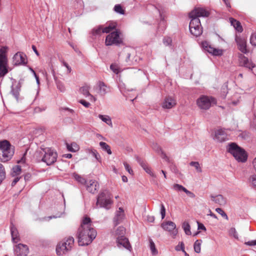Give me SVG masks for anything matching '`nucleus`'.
<instances>
[{
    "mask_svg": "<svg viewBox=\"0 0 256 256\" xmlns=\"http://www.w3.org/2000/svg\"><path fill=\"white\" fill-rule=\"evenodd\" d=\"M6 172L4 166L0 163V180L2 182L6 178Z\"/></svg>",
    "mask_w": 256,
    "mask_h": 256,
    "instance_id": "58836bf2",
    "label": "nucleus"
},
{
    "mask_svg": "<svg viewBox=\"0 0 256 256\" xmlns=\"http://www.w3.org/2000/svg\"><path fill=\"white\" fill-rule=\"evenodd\" d=\"M170 168L171 170L175 174H178V170L175 164H172L170 166Z\"/></svg>",
    "mask_w": 256,
    "mask_h": 256,
    "instance_id": "69168bd1",
    "label": "nucleus"
},
{
    "mask_svg": "<svg viewBox=\"0 0 256 256\" xmlns=\"http://www.w3.org/2000/svg\"><path fill=\"white\" fill-rule=\"evenodd\" d=\"M184 249V244L183 242H179L178 244L175 247L176 250L178 252L183 250Z\"/></svg>",
    "mask_w": 256,
    "mask_h": 256,
    "instance_id": "6e6d98bb",
    "label": "nucleus"
},
{
    "mask_svg": "<svg viewBox=\"0 0 256 256\" xmlns=\"http://www.w3.org/2000/svg\"><path fill=\"white\" fill-rule=\"evenodd\" d=\"M20 86L19 84H17L16 86H12L11 87V94L14 96L17 100H18L20 95Z\"/></svg>",
    "mask_w": 256,
    "mask_h": 256,
    "instance_id": "bb28decb",
    "label": "nucleus"
},
{
    "mask_svg": "<svg viewBox=\"0 0 256 256\" xmlns=\"http://www.w3.org/2000/svg\"><path fill=\"white\" fill-rule=\"evenodd\" d=\"M182 227L186 235H191L190 227L189 224L187 222H184L182 224Z\"/></svg>",
    "mask_w": 256,
    "mask_h": 256,
    "instance_id": "c9c22d12",
    "label": "nucleus"
},
{
    "mask_svg": "<svg viewBox=\"0 0 256 256\" xmlns=\"http://www.w3.org/2000/svg\"><path fill=\"white\" fill-rule=\"evenodd\" d=\"M124 165L126 170L128 172V173L132 174H133V170L130 167V165L126 162H124Z\"/></svg>",
    "mask_w": 256,
    "mask_h": 256,
    "instance_id": "680f3d73",
    "label": "nucleus"
},
{
    "mask_svg": "<svg viewBox=\"0 0 256 256\" xmlns=\"http://www.w3.org/2000/svg\"><path fill=\"white\" fill-rule=\"evenodd\" d=\"M21 166L18 165H16L12 168V176H16L20 174Z\"/></svg>",
    "mask_w": 256,
    "mask_h": 256,
    "instance_id": "4c0bfd02",
    "label": "nucleus"
},
{
    "mask_svg": "<svg viewBox=\"0 0 256 256\" xmlns=\"http://www.w3.org/2000/svg\"><path fill=\"white\" fill-rule=\"evenodd\" d=\"M10 230L12 242L17 243L20 240L19 234L16 228L12 222L10 225Z\"/></svg>",
    "mask_w": 256,
    "mask_h": 256,
    "instance_id": "aec40b11",
    "label": "nucleus"
},
{
    "mask_svg": "<svg viewBox=\"0 0 256 256\" xmlns=\"http://www.w3.org/2000/svg\"><path fill=\"white\" fill-rule=\"evenodd\" d=\"M230 21L232 25L234 26V28L238 32H242V31L243 30V29H242V26H241L240 22L236 20H235L233 18H230Z\"/></svg>",
    "mask_w": 256,
    "mask_h": 256,
    "instance_id": "cd10ccee",
    "label": "nucleus"
},
{
    "mask_svg": "<svg viewBox=\"0 0 256 256\" xmlns=\"http://www.w3.org/2000/svg\"><path fill=\"white\" fill-rule=\"evenodd\" d=\"M7 65L6 56H0V67Z\"/></svg>",
    "mask_w": 256,
    "mask_h": 256,
    "instance_id": "603ef678",
    "label": "nucleus"
},
{
    "mask_svg": "<svg viewBox=\"0 0 256 256\" xmlns=\"http://www.w3.org/2000/svg\"><path fill=\"white\" fill-rule=\"evenodd\" d=\"M190 165L192 166H194L197 172H202V168H200L198 162H191L190 163Z\"/></svg>",
    "mask_w": 256,
    "mask_h": 256,
    "instance_id": "a18cd8bd",
    "label": "nucleus"
},
{
    "mask_svg": "<svg viewBox=\"0 0 256 256\" xmlns=\"http://www.w3.org/2000/svg\"><path fill=\"white\" fill-rule=\"evenodd\" d=\"M190 33L196 36H200L202 34V30L201 26H189Z\"/></svg>",
    "mask_w": 256,
    "mask_h": 256,
    "instance_id": "a878e982",
    "label": "nucleus"
},
{
    "mask_svg": "<svg viewBox=\"0 0 256 256\" xmlns=\"http://www.w3.org/2000/svg\"><path fill=\"white\" fill-rule=\"evenodd\" d=\"M26 56L24 53L17 52L12 58L13 64L15 66L24 65L26 64Z\"/></svg>",
    "mask_w": 256,
    "mask_h": 256,
    "instance_id": "ddd939ff",
    "label": "nucleus"
},
{
    "mask_svg": "<svg viewBox=\"0 0 256 256\" xmlns=\"http://www.w3.org/2000/svg\"><path fill=\"white\" fill-rule=\"evenodd\" d=\"M150 248L152 251V255H156L158 254V252L156 248L155 244L152 239L149 240Z\"/></svg>",
    "mask_w": 256,
    "mask_h": 256,
    "instance_id": "ea45409f",
    "label": "nucleus"
},
{
    "mask_svg": "<svg viewBox=\"0 0 256 256\" xmlns=\"http://www.w3.org/2000/svg\"><path fill=\"white\" fill-rule=\"evenodd\" d=\"M90 86L88 84H85L80 88V92L86 97H88L90 95Z\"/></svg>",
    "mask_w": 256,
    "mask_h": 256,
    "instance_id": "2f4dec72",
    "label": "nucleus"
},
{
    "mask_svg": "<svg viewBox=\"0 0 256 256\" xmlns=\"http://www.w3.org/2000/svg\"><path fill=\"white\" fill-rule=\"evenodd\" d=\"M173 188L176 191H183L184 192L185 191V189H186L184 186L179 184H174L173 186Z\"/></svg>",
    "mask_w": 256,
    "mask_h": 256,
    "instance_id": "8fccbe9b",
    "label": "nucleus"
},
{
    "mask_svg": "<svg viewBox=\"0 0 256 256\" xmlns=\"http://www.w3.org/2000/svg\"><path fill=\"white\" fill-rule=\"evenodd\" d=\"M184 192L190 198H194L196 196L195 194L191 192L190 191H189L186 188L185 189V191H184Z\"/></svg>",
    "mask_w": 256,
    "mask_h": 256,
    "instance_id": "338daca9",
    "label": "nucleus"
},
{
    "mask_svg": "<svg viewBox=\"0 0 256 256\" xmlns=\"http://www.w3.org/2000/svg\"><path fill=\"white\" fill-rule=\"evenodd\" d=\"M160 214L162 215V218L164 219L166 216V209L163 204H160Z\"/></svg>",
    "mask_w": 256,
    "mask_h": 256,
    "instance_id": "052dcab7",
    "label": "nucleus"
},
{
    "mask_svg": "<svg viewBox=\"0 0 256 256\" xmlns=\"http://www.w3.org/2000/svg\"><path fill=\"white\" fill-rule=\"evenodd\" d=\"M100 146L101 147V148L103 150L106 151L108 154H112V151L110 150V146L108 145L105 142H100Z\"/></svg>",
    "mask_w": 256,
    "mask_h": 256,
    "instance_id": "72a5a7b5",
    "label": "nucleus"
},
{
    "mask_svg": "<svg viewBox=\"0 0 256 256\" xmlns=\"http://www.w3.org/2000/svg\"><path fill=\"white\" fill-rule=\"evenodd\" d=\"M110 69L115 74H118L120 72V70L116 64H112L110 66Z\"/></svg>",
    "mask_w": 256,
    "mask_h": 256,
    "instance_id": "bf43d9fd",
    "label": "nucleus"
},
{
    "mask_svg": "<svg viewBox=\"0 0 256 256\" xmlns=\"http://www.w3.org/2000/svg\"><path fill=\"white\" fill-rule=\"evenodd\" d=\"M125 217L124 210L122 208H119L118 210L116 212L113 219V222L114 226H116L122 222Z\"/></svg>",
    "mask_w": 256,
    "mask_h": 256,
    "instance_id": "dca6fc26",
    "label": "nucleus"
},
{
    "mask_svg": "<svg viewBox=\"0 0 256 256\" xmlns=\"http://www.w3.org/2000/svg\"><path fill=\"white\" fill-rule=\"evenodd\" d=\"M227 134L224 130L220 128L215 132V135L214 139L218 142H223L226 141L227 138Z\"/></svg>",
    "mask_w": 256,
    "mask_h": 256,
    "instance_id": "f3484780",
    "label": "nucleus"
},
{
    "mask_svg": "<svg viewBox=\"0 0 256 256\" xmlns=\"http://www.w3.org/2000/svg\"><path fill=\"white\" fill-rule=\"evenodd\" d=\"M159 13H160V22L159 24V26H162V30H163L166 28V22L164 20V16L162 14L160 11H159Z\"/></svg>",
    "mask_w": 256,
    "mask_h": 256,
    "instance_id": "a19ab883",
    "label": "nucleus"
},
{
    "mask_svg": "<svg viewBox=\"0 0 256 256\" xmlns=\"http://www.w3.org/2000/svg\"><path fill=\"white\" fill-rule=\"evenodd\" d=\"M114 10L120 14H124L125 10L122 8V6L120 4H116L114 8Z\"/></svg>",
    "mask_w": 256,
    "mask_h": 256,
    "instance_id": "f704fd0d",
    "label": "nucleus"
},
{
    "mask_svg": "<svg viewBox=\"0 0 256 256\" xmlns=\"http://www.w3.org/2000/svg\"><path fill=\"white\" fill-rule=\"evenodd\" d=\"M189 17L191 19L190 22L189 26H201L200 22L198 18L192 16L189 14Z\"/></svg>",
    "mask_w": 256,
    "mask_h": 256,
    "instance_id": "c756f323",
    "label": "nucleus"
},
{
    "mask_svg": "<svg viewBox=\"0 0 256 256\" xmlns=\"http://www.w3.org/2000/svg\"><path fill=\"white\" fill-rule=\"evenodd\" d=\"M201 46L202 49L214 56H222L223 50L212 47L206 41L202 42Z\"/></svg>",
    "mask_w": 256,
    "mask_h": 256,
    "instance_id": "1a4fd4ad",
    "label": "nucleus"
},
{
    "mask_svg": "<svg viewBox=\"0 0 256 256\" xmlns=\"http://www.w3.org/2000/svg\"><path fill=\"white\" fill-rule=\"evenodd\" d=\"M250 42L252 46H256V32L252 34L250 38Z\"/></svg>",
    "mask_w": 256,
    "mask_h": 256,
    "instance_id": "5fc2aeb1",
    "label": "nucleus"
},
{
    "mask_svg": "<svg viewBox=\"0 0 256 256\" xmlns=\"http://www.w3.org/2000/svg\"><path fill=\"white\" fill-rule=\"evenodd\" d=\"M28 246L24 244H19L16 246L14 252L16 256H26L28 253Z\"/></svg>",
    "mask_w": 256,
    "mask_h": 256,
    "instance_id": "2eb2a0df",
    "label": "nucleus"
},
{
    "mask_svg": "<svg viewBox=\"0 0 256 256\" xmlns=\"http://www.w3.org/2000/svg\"><path fill=\"white\" fill-rule=\"evenodd\" d=\"M236 42L237 44L238 50L244 54L248 52L246 49V42L244 38H242L240 37L236 36Z\"/></svg>",
    "mask_w": 256,
    "mask_h": 256,
    "instance_id": "a211bd4d",
    "label": "nucleus"
},
{
    "mask_svg": "<svg viewBox=\"0 0 256 256\" xmlns=\"http://www.w3.org/2000/svg\"><path fill=\"white\" fill-rule=\"evenodd\" d=\"M98 117L104 122L106 123L107 124L111 127H112V122L111 118L110 116L107 115L99 114Z\"/></svg>",
    "mask_w": 256,
    "mask_h": 256,
    "instance_id": "7c9ffc66",
    "label": "nucleus"
},
{
    "mask_svg": "<svg viewBox=\"0 0 256 256\" xmlns=\"http://www.w3.org/2000/svg\"><path fill=\"white\" fill-rule=\"evenodd\" d=\"M135 158L137 162L143 168V169L148 166V164L146 162L138 156H136Z\"/></svg>",
    "mask_w": 256,
    "mask_h": 256,
    "instance_id": "37998d69",
    "label": "nucleus"
},
{
    "mask_svg": "<svg viewBox=\"0 0 256 256\" xmlns=\"http://www.w3.org/2000/svg\"><path fill=\"white\" fill-rule=\"evenodd\" d=\"M96 235L97 232L92 226L90 218L88 217L84 218L76 233L78 245L88 246L92 242Z\"/></svg>",
    "mask_w": 256,
    "mask_h": 256,
    "instance_id": "f257e3e1",
    "label": "nucleus"
},
{
    "mask_svg": "<svg viewBox=\"0 0 256 256\" xmlns=\"http://www.w3.org/2000/svg\"><path fill=\"white\" fill-rule=\"evenodd\" d=\"M74 244L73 237H69L66 242H60L56 247V253L58 256L68 254L72 250Z\"/></svg>",
    "mask_w": 256,
    "mask_h": 256,
    "instance_id": "20e7f679",
    "label": "nucleus"
},
{
    "mask_svg": "<svg viewBox=\"0 0 256 256\" xmlns=\"http://www.w3.org/2000/svg\"><path fill=\"white\" fill-rule=\"evenodd\" d=\"M14 152V148L8 140L0 142V162H4L10 160Z\"/></svg>",
    "mask_w": 256,
    "mask_h": 256,
    "instance_id": "f03ea898",
    "label": "nucleus"
},
{
    "mask_svg": "<svg viewBox=\"0 0 256 256\" xmlns=\"http://www.w3.org/2000/svg\"><path fill=\"white\" fill-rule=\"evenodd\" d=\"M126 230L124 227L119 226L118 228L116 231V234L118 236H124L125 234Z\"/></svg>",
    "mask_w": 256,
    "mask_h": 256,
    "instance_id": "c03bdc74",
    "label": "nucleus"
},
{
    "mask_svg": "<svg viewBox=\"0 0 256 256\" xmlns=\"http://www.w3.org/2000/svg\"><path fill=\"white\" fill-rule=\"evenodd\" d=\"M216 211L220 214L222 217L228 220V217L226 212L221 208H216Z\"/></svg>",
    "mask_w": 256,
    "mask_h": 256,
    "instance_id": "864d4df0",
    "label": "nucleus"
},
{
    "mask_svg": "<svg viewBox=\"0 0 256 256\" xmlns=\"http://www.w3.org/2000/svg\"><path fill=\"white\" fill-rule=\"evenodd\" d=\"M117 246L120 248L123 247L129 250L132 249V246L128 241V240L124 236H118L116 240Z\"/></svg>",
    "mask_w": 256,
    "mask_h": 256,
    "instance_id": "4468645a",
    "label": "nucleus"
},
{
    "mask_svg": "<svg viewBox=\"0 0 256 256\" xmlns=\"http://www.w3.org/2000/svg\"><path fill=\"white\" fill-rule=\"evenodd\" d=\"M196 104L200 109L207 110L212 105L216 104V100L212 96H202L197 100Z\"/></svg>",
    "mask_w": 256,
    "mask_h": 256,
    "instance_id": "423d86ee",
    "label": "nucleus"
},
{
    "mask_svg": "<svg viewBox=\"0 0 256 256\" xmlns=\"http://www.w3.org/2000/svg\"><path fill=\"white\" fill-rule=\"evenodd\" d=\"M43 151L44 154L42 158V162L46 163L48 166H50L56 161L58 154L54 150L46 148L44 149Z\"/></svg>",
    "mask_w": 256,
    "mask_h": 256,
    "instance_id": "0eeeda50",
    "label": "nucleus"
},
{
    "mask_svg": "<svg viewBox=\"0 0 256 256\" xmlns=\"http://www.w3.org/2000/svg\"><path fill=\"white\" fill-rule=\"evenodd\" d=\"M250 182L252 186L256 189V175H252L250 178Z\"/></svg>",
    "mask_w": 256,
    "mask_h": 256,
    "instance_id": "13d9d810",
    "label": "nucleus"
},
{
    "mask_svg": "<svg viewBox=\"0 0 256 256\" xmlns=\"http://www.w3.org/2000/svg\"><path fill=\"white\" fill-rule=\"evenodd\" d=\"M52 74L55 80L57 88L61 92H64L65 91V87L64 84L60 80H58L54 74V72L52 70Z\"/></svg>",
    "mask_w": 256,
    "mask_h": 256,
    "instance_id": "c85d7f7f",
    "label": "nucleus"
},
{
    "mask_svg": "<svg viewBox=\"0 0 256 256\" xmlns=\"http://www.w3.org/2000/svg\"><path fill=\"white\" fill-rule=\"evenodd\" d=\"M112 203L110 195L106 190L102 191L98 196L96 206L99 205L100 208L109 210Z\"/></svg>",
    "mask_w": 256,
    "mask_h": 256,
    "instance_id": "39448f33",
    "label": "nucleus"
},
{
    "mask_svg": "<svg viewBox=\"0 0 256 256\" xmlns=\"http://www.w3.org/2000/svg\"><path fill=\"white\" fill-rule=\"evenodd\" d=\"M94 90L102 96H104L109 92V88L102 81H98L94 87Z\"/></svg>",
    "mask_w": 256,
    "mask_h": 256,
    "instance_id": "f8f14e48",
    "label": "nucleus"
},
{
    "mask_svg": "<svg viewBox=\"0 0 256 256\" xmlns=\"http://www.w3.org/2000/svg\"><path fill=\"white\" fill-rule=\"evenodd\" d=\"M240 64L242 66L252 70V68L255 66V64L252 62H250L248 58L244 56L242 58Z\"/></svg>",
    "mask_w": 256,
    "mask_h": 256,
    "instance_id": "393cba45",
    "label": "nucleus"
},
{
    "mask_svg": "<svg viewBox=\"0 0 256 256\" xmlns=\"http://www.w3.org/2000/svg\"><path fill=\"white\" fill-rule=\"evenodd\" d=\"M211 200L220 206H224L226 204V198L222 194H218L216 196L211 194Z\"/></svg>",
    "mask_w": 256,
    "mask_h": 256,
    "instance_id": "412c9836",
    "label": "nucleus"
},
{
    "mask_svg": "<svg viewBox=\"0 0 256 256\" xmlns=\"http://www.w3.org/2000/svg\"><path fill=\"white\" fill-rule=\"evenodd\" d=\"M120 32L116 30L109 34L106 38L105 44L106 46H119L122 43V40L120 36Z\"/></svg>",
    "mask_w": 256,
    "mask_h": 256,
    "instance_id": "6e6552de",
    "label": "nucleus"
},
{
    "mask_svg": "<svg viewBox=\"0 0 256 256\" xmlns=\"http://www.w3.org/2000/svg\"><path fill=\"white\" fill-rule=\"evenodd\" d=\"M117 26V23L115 22H110L106 24V26H102L104 33H110L111 31L115 30Z\"/></svg>",
    "mask_w": 256,
    "mask_h": 256,
    "instance_id": "b1692460",
    "label": "nucleus"
},
{
    "mask_svg": "<svg viewBox=\"0 0 256 256\" xmlns=\"http://www.w3.org/2000/svg\"><path fill=\"white\" fill-rule=\"evenodd\" d=\"M74 178L78 182L82 184H86V180L78 174H76Z\"/></svg>",
    "mask_w": 256,
    "mask_h": 256,
    "instance_id": "49530a36",
    "label": "nucleus"
},
{
    "mask_svg": "<svg viewBox=\"0 0 256 256\" xmlns=\"http://www.w3.org/2000/svg\"><path fill=\"white\" fill-rule=\"evenodd\" d=\"M99 184L95 180H90L89 183L86 185V190L92 194H94L98 190Z\"/></svg>",
    "mask_w": 256,
    "mask_h": 256,
    "instance_id": "4be33fe9",
    "label": "nucleus"
},
{
    "mask_svg": "<svg viewBox=\"0 0 256 256\" xmlns=\"http://www.w3.org/2000/svg\"><path fill=\"white\" fill-rule=\"evenodd\" d=\"M161 226L164 230L170 232L173 237L175 236L178 234L176 225L172 221L163 222L161 224Z\"/></svg>",
    "mask_w": 256,
    "mask_h": 256,
    "instance_id": "9b49d317",
    "label": "nucleus"
},
{
    "mask_svg": "<svg viewBox=\"0 0 256 256\" xmlns=\"http://www.w3.org/2000/svg\"><path fill=\"white\" fill-rule=\"evenodd\" d=\"M8 72L6 66L0 67V77L4 76Z\"/></svg>",
    "mask_w": 256,
    "mask_h": 256,
    "instance_id": "09e8293b",
    "label": "nucleus"
},
{
    "mask_svg": "<svg viewBox=\"0 0 256 256\" xmlns=\"http://www.w3.org/2000/svg\"><path fill=\"white\" fill-rule=\"evenodd\" d=\"M79 102L82 105H83L86 108H88L90 104V102H86V100H81L79 101Z\"/></svg>",
    "mask_w": 256,
    "mask_h": 256,
    "instance_id": "e2e57ef3",
    "label": "nucleus"
},
{
    "mask_svg": "<svg viewBox=\"0 0 256 256\" xmlns=\"http://www.w3.org/2000/svg\"><path fill=\"white\" fill-rule=\"evenodd\" d=\"M228 152L238 162H244L247 160L248 155L246 151L236 143L232 142L229 144Z\"/></svg>",
    "mask_w": 256,
    "mask_h": 256,
    "instance_id": "7ed1b4c3",
    "label": "nucleus"
},
{
    "mask_svg": "<svg viewBox=\"0 0 256 256\" xmlns=\"http://www.w3.org/2000/svg\"><path fill=\"white\" fill-rule=\"evenodd\" d=\"M66 147L68 150L72 152H75L78 149V146L75 142H74L71 144H66Z\"/></svg>",
    "mask_w": 256,
    "mask_h": 256,
    "instance_id": "e433bc0d",
    "label": "nucleus"
},
{
    "mask_svg": "<svg viewBox=\"0 0 256 256\" xmlns=\"http://www.w3.org/2000/svg\"><path fill=\"white\" fill-rule=\"evenodd\" d=\"M7 48L6 46H4L0 48V56H6V53Z\"/></svg>",
    "mask_w": 256,
    "mask_h": 256,
    "instance_id": "0e129e2a",
    "label": "nucleus"
},
{
    "mask_svg": "<svg viewBox=\"0 0 256 256\" xmlns=\"http://www.w3.org/2000/svg\"><path fill=\"white\" fill-rule=\"evenodd\" d=\"M202 240H197L194 244V252L196 253H200L201 250Z\"/></svg>",
    "mask_w": 256,
    "mask_h": 256,
    "instance_id": "473e14b6",
    "label": "nucleus"
},
{
    "mask_svg": "<svg viewBox=\"0 0 256 256\" xmlns=\"http://www.w3.org/2000/svg\"><path fill=\"white\" fill-rule=\"evenodd\" d=\"M197 223H198V230H203L204 231L206 230V228L205 226L202 224L198 222H197Z\"/></svg>",
    "mask_w": 256,
    "mask_h": 256,
    "instance_id": "774afa93",
    "label": "nucleus"
},
{
    "mask_svg": "<svg viewBox=\"0 0 256 256\" xmlns=\"http://www.w3.org/2000/svg\"><path fill=\"white\" fill-rule=\"evenodd\" d=\"M189 14L199 18L200 17L207 18L209 16L210 12L204 8L195 7Z\"/></svg>",
    "mask_w": 256,
    "mask_h": 256,
    "instance_id": "9d476101",
    "label": "nucleus"
},
{
    "mask_svg": "<svg viewBox=\"0 0 256 256\" xmlns=\"http://www.w3.org/2000/svg\"><path fill=\"white\" fill-rule=\"evenodd\" d=\"M176 104V100L172 97L168 96L165 98L162 103V108H171Z\"/></svg>",
    "mask_w": 256,
    "mask_h": 256,
    "instance_id": "5701e85b",
    "label": "nucleus"
},
{
    "mask_svg": "<svg viewBox=\"0 0 256 256\" xmlns=\"http://www.w3.org/2000/svg\"><path fill=\"white\" fill-rule=\"evenodd\" d=\"M88 151L90 154H91L93 156H94L96 159L100 162L101 158L100 156L97 152L96 150L94 149H88Z\"/></svg>",
    "mask_w": 256,
    "mask_h": 256,
    "instance_id": "79ce46f5",
    "label": "nucleus"
},
{
    "mask_svg": "<svg viewBox=\"0 0 256 256\" xmlns=\"http://www.w3.org/2000/svg\"><path fill=\"white\" fill-rule=\"evenodd\" d=\"M144 170L147 174H149L153 178L156 177V174L152 171L150 168L148 166L145 168H144Z\"/></svg>",
    "mask_w": 256,
    "mask_h": 256,
    "instance_id": "4d7b16f0",
    "label": "nucleus"
},
{
    "mask_svg": "<svg viewBox=\"0 0 256 256\" xmlns=\"http://www.w3.org/2000/svg\"><path fill=\"white\" fill-rule=\"evenodd\" d=\"M104 33L102 30V25H99L94 28L90 33V37L92 40L99 38L102 34Z\"/></svg>",
    "mask_w": 256,
    "mask_h": 256,
    "instance_id": "6ab92c4d",
    "label": "nucleus"
},
{
    "mask_svg": "<svg viewBox=\"0 0 256 256\" xmlns=\"http://www.w3.org/2000/svg\"><path fill=\"white\" fill-rule=\"evenodd\" d=\"M124 52V55L126 56V62L128 63L129 64H132L133 61L130 58L131 57V54L128 52Z\"/></svg>",
    "mask_w": 256,
    "mask_h": 256,
    "instance_id": "de8ad7c7",
    "label": "nucleus"
},
{
    "mask_svg": "<svg viewBox=\"0 0 256 256\" xmlns=\"http://www.w3.org/2000/svg\"><path fill=\"white\" fill-rule=\"evenodd\" d=\"M163 43L166 46H170L172 43V39L170 37H164L163 38Z\"/></svg>",
    "mask_w": 256,
    "mask_h": 256,
    "instance_id": "3c124183",
    "label": "nucleus"
}]
</instances>
